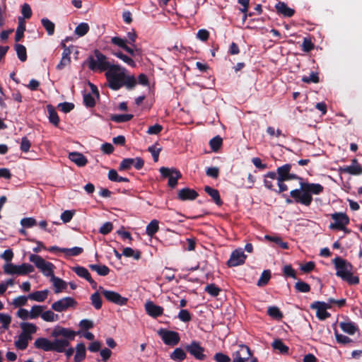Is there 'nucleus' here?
Segmentation results:
<instances>
[{
  "instance_id": "39448f33",
  "label": "nucleus",
  "mask_w": 362,
  "mask_h": 362,
  "mask_svg": "<svg viewBox=\"0 0 362 362\" xmlns=\"http://www.w3.org/2000/svg\"><path fill=\"white\" fill-rule=\"evenodd\" d=\"M88 68L93 71H99L100 72L106 71L113 64L107 60V57L98 50H95L94 55L88 58Z\"/></svg>"
},
{
  "instance_id": "6e6d98bb",
  "label": "nucleus",
  "mask_w": 362,
  "mask_h": 362,
  "mask_svg": "<svg viewBox=\"0 0 362 362\" xmlns=\"http://www.w3.org/2000/svg\"><path fill=\"white\" fill-rule=\"evenodd\" d=\"M122 255L127 257H133L135 259H139L141 257V252L139 251H134L131 247L124 248Z\"/></svg>"
},
{
  "instance_id": "9d476101",
  "label": "nucleus",
  "mask_w": 362,
  "mask_h": 362,
  "mask_svg": "<svg viewBox=\"0 0 362 362\" xmlns=\"http://www.w3.org/2000/svg\"><path fill=\"white\" fill-rule=\"evenodd\" d=\"M99 291L104 296L107 300L119 305H124L127 303L128 298L122 296L119 293L106 290L102 286H99Z\"/></svg>"
},
{
  "instance_id": "c9c22d12",
  "label": "nucleus",
  "mask_w": 362,
  "mask_h": 362,
  "mask_svg": "<svg viewBox=\"0 0 362 362\" xmlns=\"http://www.w3.org/2000/svg\"><path fill=\"white\" fill-rule=\"evenodd\" d=\"M45 308V306L40 305L32 306L30 310V320L36 319L40 316L42 317V312Z\"/></svg>"
},
{
  "instance_id": "338daca9",
  "label": "nucleus",
  "mask_w": 362,
  "mask_h": 362,
  "mask_svg": "<svg viewBox=\"0 0 362 362\" xmlns=\"http://www.w3.org/2000/svg\"><path fill=\"white\" fill-rule=\"evenodd\" d=\"M178 317L185 322H189L192 319L191 314L187 310H181L178 314Z\"/></svg>"
},
{
  "instance_id": "c85d7f7f",
  "label": "nucleus",
  "mask_w": 362,
  "mask_h": 362,
  "mask_svg": "<svg viewBox=\"0 0 362 362\" xmlns=\"http://www.w3.org/2000/svg\"><path fill=\"white\" fill-rule=\"evenodd\" d=\"M339 326L343 332L350 335L354 334L358 330V327L354 322H341Z\"/></svg>"
},
{
  "instance_id": "603ef678",
  "label": "nucleus",
  "mask_w": 362,
  "mask_h": 362,
  "mask_svg": "<svg viewBox=\"0 0 362 362\" xmlns=\"http://www.w3.org/2000/svg\"><path fill=\"white\" fill-rule=\"evenodd\" d=\"M28 299H29L28 296H18L13 300L12 305L15 308H21V307L24 306L27 304Z\"/></svg>"
},
{
  "instance_id": "bf43d9fd",
  "label": "nucleus",
  "mask_w": 362,
  "mask_h": 362,
  "mask_svg": "<svg viewBox=\"0 0 362 362\" xmlns=\"http://www.w3.org/2000/svg\"><path fill=\"white\" fill-rule=\"evenodd\" d=\"M205 291H206L211 296L216 297V296H218V294L221 291V289L218 286H216L215 284H211L207 285L205 287Z\"/></svg>"
},
{
  "instance_id": "6e6552de",
  "label": "nucleus",
  "mask_w": 362,
  "mask_h": 362,
  "mask_svg": "<svg viewBox=\"0 0 362 362\" xmlns=\"http://www.w3.org/2000/svg\"><path fill=\"white\" fill-rule=\"evenodd\" d=\"M77 304L76 300L72 297H64L53 303L51 308L56 312L62 313L75 308Z\"/></svg>"
},
{
  "instance_id": "f257e3e1",
  "label": "nucleus",
  "mask_w": 362,
  "mask_h": 362,
  "mask_svg": "<svg viewBox=\"0 0 362 362\" xmlns=\"http://www.w3.org/2000/svg\"><path fill=\"white\" fill-rule=\"evenodd\" d=\"M105 77L108 86L114 90H117L123 86L127 89H132L136 85L135 77L127 74L126 69L118 64L111 66L105 72Z\"/></svg>"
},
{
  "instance_id": "3c124183",
  "label": "nucleus",
  "mask_w": 362,
  "mask_h": 362,
  "mask_svg": "<svg viewBox=\"0 0 362 362\" xmlns=\"http://www.w3.org/2000/svg\"><path fill=\"white\" fill-rule=\"evenodd\" d=\"M132 118L133 115L131 114L113 115L111 116V119L118 123L129 121Z\"/></svg>"
},
{
  "instance_id": "58836bf2",
  "label": "nucleus",
  "mask_w": 362,
  "mask_h": 362,
  "mask_svg": "<svg viewBox=\"0 0 362 362\" xmlns=\"http://www.w3.org/2000/svg\"><path fill=\"white\" fill-rule=\"evenodd\" d=\"M89 29L90 28L87 23H81L76 27L74 33L78 37H83L88 33Z\"/></svg>"
},
{
  "instance_id": "052dcab7",
  "label": "nucleus",
  "mask_w": 362,
  "mask_h": 362,
  "mask_svg": "<svg viewBox=\"0 0 362 362\" xmlns=\"http://www.w3.org/2000/svg\"><path fill=\"white\" fill-rule=\"evenodd\" d=\"M334 335L337 341L339 344H346L352 341V340L349 337L338 333L337 329L334 330Z\"/></svg>"
},
{
  "instance_id": "f704fd0d",
  "label": "nucleus",
  "mask_w": 362,
  "mask_h": 362,
  "mask_svg": "<svg viewBox=\"0 0 362 362\" xmlns=\"http://www.w3.org/2000/svg\"><path fill=\"white\" fill-rule=\"evenodd\" d=\"M170 358L175 361H181L186 358L187 354L181 348H176L170 354Z\"/></svg>"
},
{
  "instance_id": "aec40b11",
  "label": "nucleus",
  "mask_w": 362,
  "mask_h": 362,
  "mask_svg": "<svg viewBox=\"0 0 362 362\" xmlns=\"http://www.w3.org/2000/svg\"><path fill=\"white\" fill-rule=\"evenodd\" d=\"M339 171L344 173L358 175L362 174V167L358 164L356 159H353L351 165L341 167L339 168Z\"/></svg>"
},
{
  "instance_id": "a878e982",
  "label": "nucleus",
  "mask_w": 362,
  "mask_h": 362,
  "mask_svg": "<svg viewBox=\"0 0 362 362\" xmlns=\"http://www.w3.org/2000/svg\"><path fill=\"white\" fill-rule=\"evenodd\" d=\"M48 294L49 291L47 289H45L43 291H37L31 293L28 295V298L30 300L40 303L45 301L47 299Z\"/></svg>"
},
{
  "instance_id": "e433bc0d",
  "label": "nucleus",
  "mask_w": 362,
  "mask_h": 362,
  "mask_svg": "<svg viewBox=\"0 0 362 362\" xmlns=\"http://www.w3.org/2000/svg\"><path fill=\"white\" fill-rule=\"evenodd\" d=\"M69 55H70V51L69 49H66L62 54V57L60 62L57 66V69H62L66 66H67L68 64H70L71 58H70Z\"/></svg>"
},
{
  "instance_id": "c03bdc74",
  "label": "nucleus",
  "mask_w": 362,
  "mask_h": 362,
  "mask_svg": "<svg viewBox=\"0 0 362 362\" xmlns=\"http://www.w3.org/2000/svg\"><path fill=\"white\" fill-rule=\"evenodd\" d=\"M42 25L47 32L49 35H52L54 33L55 25L53 22L49 21L48 18H42L41 20Z\"/></svg>"
},
{
  "instance_id": "4468645a",
  "label": "nucleus",
  "mask_w": 362,
  "mask_h": 362,
  "mask_svg": "<svg viewBox=\"0 0 362 362\" xmlns=\"http://www.w3.org/2000/svg\"><path fill=\"white\" fill-rule=\"evenodd\" d=\"M158 333L163 342L167 345L175 346L180 341L179 334L176 332L160 329Z\"/></svg>"
},
{
  "instance_id": "cd10ccee",
  "label": "nucleus",
  "mask_w": 362,
  "mask_h": 362,
  "mask_svg": "<svg viewBox=\"0 0 362 362\" xmlns=\"http://www.w3.org/2000/svg\"><path fill=\"white\" fill-rule=\"evenodd\" d=\"M73 271L80 277L84 278L90 284H95V281L91 278L90 274L87 269L83 267H75Z\"/></svg>"
},
{
  "instance_id": "4d7b16f0",
  "label": "nucleus",
  "mask_w": 362,
  "mask_h": 362,
  "mask_svg": "<svg viewBox=\"0 0 362 362\" xmlns=\"http://www.w3.org/2000/svg\"><path fill=\"white\" fill-rule=\"evenodd\" d=\"M272 346L274 349L279 350L280 353H286L288 348L280 340L276 339L272 343Z\"/></svg>"
},
{
  "instance_id": "412c9836",
  "label": "nucleus",
  "mask_w": 362,
  "mask_h": 362,
  "mask_svg": "<svg viewBox=\"0 0 362 362\" xmlns=\"http://www.w3.org/2000/svg\"><path fill=\"white\" fill-rule=\"evenodd\" d=\"M178 198L180 200H194L198 197V193L189 188H183L178 192Z\"/></svg>"
},
{
  "instance_id": "13d9d810",
  "label": "nucleus",
  "mask_w": 362,
  "mask_h": 362,
  "mask_svg": "<svg viewBox=\"0 0 362 362\" xmlns=\"http://www.w3.org/2000/svg\"><path fill=\"white\" fill-rule=\"evenodd\" d=\"M209 144L213 151H217L222 145V139L216 136L210 140Z\"/></svg>"
},
{
  "instance_id": "b1692460",
  "label": "nucleus",
  "mask_w": 362,
  "mask_h": 362,
  "mask_svg": "<svg viewBox=\"0 0 362 362\" xmlns=\"http://www.w3.org/2000/svg\"><path fill=\"white\" fill-rule=\"evenodd\" d=\"M69 158L79 167H83L88 163L87 158L78 152L69 153Z\"/></svg>"
},
{
  "instance_id": "ea45409f",
  "label": "nucleus",
  "mask_w": 362,
  "mask_h": 362,
  "mask_svg": "<svg viewBox=\"0 0 362 362\" xmlns=\"http://www.w3.org/2000/svg\"><path fill=\"white\" fill-rule=\"evenodd\" d=\"M42 319L45 322H56L59 320V316L55 314L52 310H46L42 312Z\"/></svg>"
},
{
  "instance_id": "e2e57ef3",
  "label": "nucleus",
  "mask_w": 362,
  "mask_h": 362,
  "mask_svg": "<svg viewBox=\"0 0 362 362\" xmlns=\"http://www.w3.org/2000/svg\"><path fill=\"white\" fill-rule=\"evenodd\" d=\"M295 288L297 291L302 293L309 292L310 290V286L308 284L303 281H298L296 283Z\"/></svg>"
},
{
  "instance_id": "f03ea898",
  "label": "nucleus",
  "mask_w": 362,
  "mask_h": 362,
  "mask_svg": "<svg viewBox=\"0 0 362 362\" xmlns=\"http://www.w3.org/2000/svg\"><path fill=\"white\" fill-rule=\"evenodd\" d=\"M300 188L292 190L290 195L296 202L309 206L312 201V194H320L324 187L320 184L300 182Z\"/></svg>"
},
{
  "instance_id": "72a5a7b5",
  "label": "nucleus",
  "mask_w": 362,
  "mask_h": 362,
  "mask_svg": "<svg viewBox=\"0 0 362 362\" xmlns=\"http://www.w3.org/2000/svg\"><path fill=\"white\" fill-rule=\"evenodd\" d=\"M159 230V223L156 219L152 220L146 226V233L150 236L153 237Z\"/></svg>"
},
{
  "instance_id": "774afa93",
  "label": "nucleus",
  "mask_w": 362,
  "mask_h": 362,
  "mask_svg": "<svg viewBox=\"0 0 362 362\" xmlns=\"http://www.w3.org/2000/svg\"><path fill=\"white\" fill-rule=\"evenodd\" d=\"M214 360L216 362H230V358L223 353H216L214 356Z\"/></svg>"
},
{
  "instance_id": "864d4df0",
  "label": "nucleus",
  "mask_w": 362,
  "mask_h": 362,
  "mask_svg": "<svg viewBox=\"0 0 362 362\" xmlns=\"http://www.w3.org/2000/svg\"><path fill=\"white\" fill-rule=\"evenodd\" d=\"M267 313L270 317H272L274 319L280 320L283 317L282 313L280 311L279 308L276 306L269 307L268 308Z\"/></svg>"
},
{
  "instance_id": "680f3d73",
  "label": "nucleus",
  "mask_w": 362,
  "mask_h": 362,
  "mask_svg": "<svg viewBox=\"0 0 362 362\" xmlns=\"http://www.w3.org/2000/svg\"><path fill=\"white\" fill-rule=\"evenodd\" d=\"M0 322L4 329H7L11 322V317L9 315L0 313Z\"/></svg>"
},
{
  "instance_id": "bb28decb",
  "label": "nucleus",
  "mask_w": 362,
  "mask_h": 362,
  "mask_svg": "<svg viewBox=\"0 0 362 362\" xmlns=\"http://www.w3.org/2000/svg\"><path fill=\"white\" fill-rule=\"evenodd\" d=\"M31 336H27L25 334L21 333L18 339L15 341V346L20 350H24L27 348L28 342L31 340Z\"/></svg>"
},
{
  "instance_id": "de8ad7c7",
  "label": "nucleus",
  "mask_w": 362,
  "mask_h": 362,
  "mask_svg": "<svg viewBox=\"0 0 362 362\" xmlns=\"http://www.w3.org/2000/svg\"><path fill=\"white\" fill-rule=\"evenodd\" d=\"M271 278V272L269 270H264L260 278L259 279L257 285L259 287L267 285Z\"/></svg>"
},
{
  "instance_id": "7ed1b4c3",
  "label": "nucleus",
  "mask_w": 362,
  "mask_h": 362,
  "mask_svg": "<svg viewBox=\"0 0 362 362\" xmlns=\"http://www.w3.org/2000/svg\"><path fill=\"white\" fill-rule=\"evenodd\" d=\"M76 334H79L80 332L76 333L74 330L59 326L55 327L52 332V337L55 338L52 341L53 351L59 353L64 352L69 346V341L74 339Z\"/></svg>"
},
{
  "instance_id": "ddd939ff",
  "label": "nucleus",
  "mask_w": 362,
  "mask_h": 362,
  "mask_svg": "<svg viewBox=\"0 0 362 362\" xmlns=\"http://www.w3.org/2000/svg\"><path fill=\"white\" fill-rule=\"evenodd\" d=\"M250 348L246 345H240L237 351L233 353V362H245L252 356Z\"/></svg>"
},
{
  "instance_id": "5fc2aeb1",
  "label": "nucleus",
  "mask_w": 362,
  "mask_h": 362,
  "mask_svg": "<svg viewBox=\"0 0 362 362\" xmlns=\"http://www.w3.org/2000/svg\"><path fill=\"white\" fill-rule=\"evenodd\" d=\"M91 303L93 307L99 310L102 307V300L98 292L93 293L90 296Z\"/></svg>"
},
{
  "instance_id": "8fccbe9b",
  "label": "nucleus",
  "mask_w": 362,
  "mask_h": 362,
  "mask_svg": "<svg viewBox=\"0 0 362 362\" xmlns=\"http://www.w3.org/2000/svg\"><path fill=\"white\" fill-rule=\"evenodd\" d=\"M264 239H266V240H267L269 241H272V242H274V243H276L277 245H279L283 249H288V243H286V242H283L280 237H278V236H271V235H267L264 236Z\"/></svg>"
},
{
  "instance_id": "79ce46f5",
  "label": "nucleus",
  "mask_w": 362,
  "mask_h": 362,
  "mask_svg": "<svg viewBox=\"0 0 362 362\" xmlns=\"http://www.w3.org/2000/svg\"><path fill=\"white\" fill-rule=\"evenodd\" d=\"M47 110L49 113V120L54 126H58L59 123V118L54 109L51 106H47Z\"/></svg>"
},
{
  "instance_id": "a211bd4d",
  "label": "nucleus",
  "mask_w": 362,
  "mask_h": 362,
  "mask_svg": "<svg viewBox=\"0 0 362 362\" xmlns=\"http://www.w3.org/2000/svg\"><path fill=\"white\" fill-rule=\"evenodd\" d=\"M291 165L290 164H286L283 166L277 168L278 177L277 180H300L301 178L295 174L290 173Z\"/></svg>"
},
{
  "instance_id": "4be33fe9",
  "label": "nucleus",
  "mask_w": 362,
  "mask_h": 362,
  "mask_svg": "<svg viewBox=\"0 0 362 362\" xmlns=\"http://www.w3.org/2000/svg\"><path fill=\"white\" fill-rule=\"evenodd\" d=\"M275 8L279 14H281L284 17H291L295 13L294 9L289 8L286 4L281 1H279L276 4Z\"/></svg>"
},
{
  "instance_id": "1a4fd4ad",
  "label": "nucleus",
  "mask_w": 362,
  "mask_h": 362,
  "mask_svg": "<svg viewBox=\"0 0 362 362\" xmlns=\"http://www.w3.org/2000/svg\"><path fill=\"white\" fill-rule=\"evenodd\" d=\"M159 171L163 177L168 178V186L171 188L176 187L178 179L182 177L180 172L176 168L161 167Z\"/></svg>"
},
{
  "instance_id": "473e14b6",
  "label": "nucleus",
  "mask_w": 362,
  "mask_h": 362,
  "mask_svg": "<svg viewBox=\"0 0 362 362\" xmlns=\"http://www.w3.org/2000/svg\"><path fill=\"white\" fill-rule=\"evenodd\" d=\"M311 308L316 310L317 317L321 320H324L330 316V314L325 310V308L319 306L316 302L312 304Z\"/></svg>"
},
{
  "instance_id": "c756f323",
  "label": "nucleus",
  "mask_w": 362,
  "mask_h": 362,
  "mask_svg": "<svg viewBox=\"0 0 362 362\" xmlns=\"http://www.w3.org/2000/svg\"><path fill=\"white\" fill-rule=\"evenodd\" d=\"M51 281L54 286L55 293H59L66 288L67 284L62 279L54 276L51 278Z\"/></svg>"
},
{
  "instance_id": "f8f14e48",
  "label": "nucleus",
  "mask_w": 362,
  "mask_h": 362,
  "mask_svg": "<svg viewBox=\"0 0 362 362\" xmlns=\"http://www.w3.org/2000/svg\"><path fill=\"white\" fill-rule=\"evenodd\" d=\"M111 42L118 46L119 47L124 49L127 53H129L132 57H140L141 55V50L138 47L132 48V47H129L127 45V40L125 39H122L119 37H113L111 38Z\"/></svg>"
},
{
  "instance_id": "a19ab883",
  "label": "nucleus",
  "mask_w": 362,
  "mask_h": 362,
  "mask_svg": "<svg viewBox=\"0 0 362 362\" xmlns=\"http://www.w3.org/2000/svg\"><path fill=\"white\" fill-rule=\"evenodd\" d=\"M89 267L100 276H106L110 272V269L105 265L90 264Z\"/></svg>"
},
{
  "instance_id": "f3484780",
  "label": "nucleus",
  "mask_w": 362,
  "mask_h": 362,
  "mask_svg": "<svg viewBox=\"0 0 362 362\" xmlns=\"http://www.w3.org/2000/svg\"><path fill=\"white\" fill-rule=\"evenodd\" d=\"M144 161L139 157L136 158H125L119 164V169L120 170H129L134 166L136 169L140 170L143 168Z\"/></svg>"
},
{
  "instance_id": "dca6fc26",
  "label": "nucleus",
  "mask_w": 362,
  "mask_h": 362,
  "mask_svg": "<svg viewBox=\"0 0 362 362\" xmlns=\"http://www.w3.org/2000/svg\"><path fill=\"white\" fill-rule=\"evenodd\" d=\"M247 255L241 248L236 249L232 252L230 259L227 262V265L230 267H237L245 263Z\"/></svg>"
},
{
  "instance_id": "a18cd8bd",
  "label": "nucleus",
  "mask_w": 362,
  "mask_h": 362,
  "mask_svg": "<svg viewBox=\"0 0 362 362\" xmlns=\"http://www.w3.org/2000/svg\"><path fill=\"white\" fill-rule=\"evenodd\" d=\"M15 49L16 51L18 59L21 62H25L27 59L26 48L23 45L16 44L15 45Z\"/></svg>"
},
{
  "instance_id": "393cba45",
  "label": "nucleus",
  "mask_w": 362,
  "mask_h": 362,
  "mask_svg": "<svg viewBox=\"0 0 362 362\" xmlns=\"http://www.w3.org/2000/svg\"><path fill=\"white\" fill-rule=\"evenodd\" d=\"M76 354L74 356L75 362H81L86 356V349L83 343H78L76 346Z\"/></svg>"
},
{
  "instance_id": "7c9ffc66",
  "label": "nucleus",
  "mask_w": 362,
  "mask_h": 362,
  "mask_svg": "<svg viewBox=\"0 0 362 362\" xmlns=\"http://www.w3.org/2000/svg\"><path fill=\"white\" fill-rule=\"evenodd\" d=\"M204 191L214 199V202L218 206H221L223 202L221 199L219 192L217 189H214L209 186H206L204 187Z\"/></svg>"
},
{
  "instance_id": "0eeeda50",
  "label": "nucleus",
  "mask_w": 362,
  "mask_h": 362,
  "mask_svg": "<svg viewBox=\"0 0 362 362\" xmlns=\"http://www.w3.org/2000/svg\"><path fill=\"white\" fill-rule=\"evenodd\" d=\"M4 272L8 275H26L34 271V267L28 263H23L21 265H16L13 263H6L3 266Z\"/></svg>"
},
{
  "instance_id": "37998d69",
  "label": "nucleus",
  "mask_w": 362,
  "mask_h": 362,
  "mask_svg": "<svg viewBox=\"0 0 362 362\" xmlns=\"http://www.w3.org/2000/svg\"><path fill=\"white\" fill-rule=\"evenodd\" d=\"M18 21H19V25L16 29V36H15V40L16 42H18L21 40V38L23 37V33L25 30V26L24 24L23 18L20 17L18 18Z\"/></svg>"
},
{
  "instance_id": "20e7f679",
  "label": "nucleus",
  "mask_w": 362,
  "mask_h": 362,
  "mask_svg": "<svg viewBox=\"0 0 362 362\" xmlns=\"http://www.w3.org/2000/svg\"><path fill=\"white\" fill-rule=\"evenodd\" d=\"M336 274L343 280L347 281L350 284H358L359 283L358 277L354 276L352 274V265L347 261L341 257H336L333 259Z\"/></svg>"
},
{
  "instance_id": "09e8293b",
  "label": "nucleus",
  "mask_w": 362,
  "mask_h": 362,
  "mask_svg": "<svg viewBox=\"0 0 362 362\" xmlns=\"http://www.w3.org/2000/svg\"><path fill=\"white\" fill-rule=\"evenodd\" d=\"M83 251V248L80 247H74L72 248H63V250H62V252H64L66 257L77 256L82 253Z\"/></svg>"
},
{
  "instance_id": "2eb2a0df",
  "label": "nucleus",
  "mask_w": 362,
  "mask_h": 362,
  "mask_svg": "<svg viewBox=\"0 0 362 362\" xmlns=\"http://www.w3.org/2000/svg\"><path fill=\"white\" fill-rule=\"evenodd\" d=\"M185 349L196 359L204 360L206 358V356L204 354V348L198 341H192L186 346Z\"/></svg>"
},
{
  "instance_id": "4c0bfd02",
  "label": "nucleus",
  "mask_w": 362,
  "mask_h": 362,
  "mask_svg": "<svg viewBox=\"0 0 362 362\" xmlns=\"http://www.w3.org/2000/svg\"><path fill=\"white\" fill-rule=\"evenodd\" d=\"M113 54L115 57H117V58L120 59L122 62H124V63H126L129 66H130L132 67H135L136 66V63L134 61V59H132L133 57H132V56L131 57H128V56H127L126 54H123L121 52H115V53H113Z\"/></svg>"
},
{
  "instance_id": "69168bd1",
  "label": "nucleus",
  "mask_w": 362,
  "mask_h": 362,
  "mask_svg": "<svg viewBox=\"0 0 362 362\" xmlns=\"http://www.w3.org/2000/svg\"><path fill=\"white\" fill-rule=\"evenodd\" d=\"M21 223L23 227L31 228L37 224V221L34 218H24L21 221Z\"/></svg>"
},
{
  "instance_id": "49530a36",
  "label": "nucleus",
  "mask_w": 362,
  "mask_h": 362,
  "mask_svg": "<svg viewBox=\"0 0 362 362\" xmlns=\"http://www.w3.org/2000/svg\"><path fill=\"white\" fill-rule=\"evenodd\" d=\"M108 178L111 181L113 182H129V179L127 177H121L118 175L117 172L115 170H110L108 173Z\"/></svg>"
},
{
  "instance_id": "423d86ee",
  "label": "nucleus",
  "mask_w": 362,
  "mask_h": 362,
  "mask_svg": "<svg viewBox=\"0 0 362 362\" xmlns=\"http://www.w3.org/2000/svg\"><path fill=\"white\" fill-rule=\"evenodd\" d=\"M29 260L46 276H54V266L52 263L45 261L42 257L37 255H30Z\"/></svg>"
},
{
  "instance_id": "5701e85b",
  "label": "nucleus",
  "mask_w": 362,
  "mask_h": 362,
  "mask_svg": "<svg viewBox=\"0 0 362 362\" xmlns=\"http://www.w3.org/2000/svg\"><path fill=\"white\" fill-rule=\"evenodd\" d=\"M35 346L37 349H42L45 351H53L52 341L47 338H37L35 341Z\"/></svg>"
},
{
  "instance_id": "2f4dec72",
  "label": "nucleus",
  "mask_w": 362,
  "mask_h": 362,
  "mask_svg": "<svg viewBox=\"0 0 362 362\" xmlns=\"http://www.w3.org/2000/svg\"><path fill=\"white\" fill-rule=\"evenodd\" d=\"M20 327L22 329V333L27 336H31L37 331V327L33 323L30 322H21Z\"/></svg>"
},
{
  "instance_id": "9b49d317",
  "label": "nucleus",
  "mask_w": 362,
  "mask_h": 362,
  "mask_svg": "<svg viewBox=\"0 0 362 362\" xmlns=\"http://www.w3.org/2000/svg\"><path fill=\"white\" fill-rule=\"evenodd\" d=\"M334 223L329 225V228L333 230H346V226L349 223V218L344 213H334L331 215Z\"/></svg>"
},
{
  "instance_id": "0e129e2a",
  "label": "nucleus",
  "mask_w": 362,
  "mask_h": 362,
  "mask_svg": "<svg viewBox=\"0 0 362 362\" xmlns=\"http://www.w3.org/2000/svg\"><path fill=\"white\" fill-rule=\"evenodd\" d=\"M30 310H28L25 308H19L16 312V316L23 320H30Z\"/></svg>"
},
{
  "instance_id": "6ab92c4d",
  "label": "nucleus",
  "mask_w": 362,
  "mask_h": 362,
  "mask_svg": "<svg viewBox=\"0 0 362 362\" xmlns=\"http://www.w3.org/2000/svg\"><path fill=\"white\" fill-rule=\"evenodd\" d=\"M144 307L146 313L152 317H159L163 313V307L156 305L151 300L147 301Z\"/></svg>"
}]
</instances>
